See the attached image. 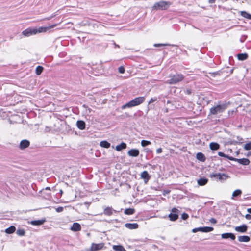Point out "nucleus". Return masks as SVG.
Here are the masks:
<instances>
[{
  "label": "nucleus",
  "instance_id": "1",
  "mask_svg": "<svg viewBox=\"0 0 251 251\" xmlns=\"http://www.w3.org/2000/svg\"><path fill=\"white\" fill-rule=\"evenodd\" d=\"M145 100V97H139L135 98L131 101L122 105V109H124L126 108H131L142 104Z\"/></svg>",
  "mask_w": 251,
  "mask_h": 251
},
{
  "label": "nucleus",
  "instance_id": "2",
  "mask_svg": "<svg viewBox=\"0 0 251 251\" xmlns=\"http://www.w3.org/2000/svg\"><path fill=\"white\" fill-rule=\"evenodd\" d=\"M171 5V3L169 1L161 0L159 2H155L154 4V5L152 6V10H167Z\"/></svg>",
  "mask_w": 251,
  "mask_h": 251
},
{
  "label": "nucleus",
  "instance_id": "3",
  "mask_svg": "<svg viewBox=\"0 0 251 251\" xmlns=\"http://www.w3.org/2000/svg\"><path fill=\"white\" fill-rule=\"evenodd\" d=\"M226 108V104H219L210 109V114L216 115L222 113Z\"/></svg>",
  "mask_w": 251,
  "mask_h": 251
},
{
  "label": "nucleus",
  "instance_id": "4",
  "mask_svg": "<svg viewBox=\"0 0 251 251\" xmlns=\"http://www.w3.org/2000/svg\"><path fill=\"white\" fill-rule=\"evenodd\" d=\"M184 78V76L182 74H176L172 76L170 79L166 81L167 83L170 84H175L181 81Z\"/></svg>",
  "mask_w": 251,
  "mask_h": 251
},
{
  "label": "nucleus",
  "instance_id": "5",
  "mask_svg": "<svg viewBox=\"0 0 251 251\" xmlns=\"http://www.w3.org/2000/svg\"><path fill=\"white\" fill-rule=\"evenodd\" d=\"M211 178L214 177L217 180H225L228 178L229 176L225 173H211L210 174Z\"/></svg>",
  "mask_w": 251,
  "mask_h": 251
},
{
  "label": "nucleus",
  "instance_id": "6",
  "mask_svg": "<svg viewBox=\"0 0 251 251\" xmlns=\"http://www.w3.org/2000/svg\"><path fill=\"white\" fill-rule=\"evenodd\" d=\"M179 210L177 208L174 207L171 209V213L168 215V217L170 221H175L178 218Z\"/></svg>",
  "mask_w": 251,
  "mask_h": 251
},
{
  "label": "nucleus",
  "instance_id": "7",
  "mask_svg": "<svg viewBox=\"0 0 251 251\" xmlns=\"http://www.w3.org/2000/svg\"><path fill=\"white\" fill-rule=\"evenodd\" d=\"M58 25L57 24L52 25L48 27H40L38 28H34V30H36V34L39 33L46 32L49 29L54 28L56 26Z\"/></svg>",
  "mask_w": 251,
  "mask_h": 251
},
{
  "label": "nucleus",
  "instance_id": "8",
  "mask_svg": "<svg viewBox=\"0 0 251 251\" xmlns=\"http://www.w3.org/2000/svg\"><path fill=\"white\" fill-rule=\"evenodd\" d=\"M213 230V227L206 226V227H198V228H194L192 230V232L193 233H196L198 231H201L203 232H209L212 231Z\"/></svg>",
  "mask_w": 251,
  "mask_h": 251
},
{
  "label": "nucleus",
  "instance_id": "9",
  "mask_svg": "<svg viewBox=\"0 0 251 251\" xmlns=\"http://www.w3.org/2000/svg\"><path fill=\"white\" fill-rule=\"evenodd\" d=\"M36 30H34V28H28L24 30L22 32V34L25 37H29L31 35L36 34Z\"/></svg>",
  "mask_w": 251,
  "mask_h": 251
},
{
  "label": "nucleus",
  "instance_id": "10",
  "mask_svg": "<svg viewBox=\"0 0 251 251\" xmlns=\"http://www.w3.org/2000/svg\"><path fill=\"white\" fill-rule=\"evenodd\" d=\"M103 243L95 244L92 243L90 251H96L101 249L103 247Z\"/></svg>",
  "mask_w": 251,
  "mask_h": 251
},
{
  "label": "nucleus",
  "instance_id": "11",
  "mask_svg": "<svg viewBox=\"0 0 251 251\" xmlns=\"http://www.w3.org/2000/svg\"><path fill=\"white\" fill-rule=\"evenodd\" d=\"M248 226L246 225H242L240 226H236L235 227V230L237 232L240 233H245L247 231Z\"/></svg>",
  "mask_w": 251,
  "mask_h": 251
},
{
  "label": "nucleus",
  "instance_id": "12",
  "mask_svg": "<svg viewBox=\"0 0 251 251\" xmlns=\"http://www.w3.org/2000/svg\"><path fill=\"white\" fill-rule=\"evenodd\" d=\"M30 144V142L27 140H23L21 141L19 147L21 149H24L27 148Z\"/></svg>",
  "mask_w": 251,
  "mask_h": 251
},
{
  "label": "nucleus",
  "instance_id": "13",
  "mask_svg": "<svg viewBox=\"0 0 251 251\" xmlns=\"http://www.w3.org/2000/svg\"><path fill=\"white\" fill-rule=\"evenodd\" d=\"M45 221V218H43L40 220L31 221L30 223L33 226H40L43 225Z\"/></svg>",
  "mask_w": 251,
  "mask_h": 251
},
{
  "label": "nucleus",
  "instance_id": "14",
  "mask_svg": "<svg viewBox=\"0 0 251 251\" xmlns=\"http://www.w3.org/2000/svg\"><path fill=\"white\" fill-rule=\"evenodd\" d=\"M141 177L147 183L150 179V176L147 171H143L141 174Z\"/></svg>",
  "mask_w": 251,
  "mask_h": 251
},
{
  "label": "nucleus",
  "instance_id": "15",
  "mask_svg": "<svg viewBox=\"0 0 251 251\" xmlns=\"http://www.w3.org/2000/svg\"><path fill=\"white\" fill-rule=\"evenodd\" d=\"M223 239L230 238L231 240H234L235 239V236L232 233H225L221 235Z\"/></svg>",
  "mask_w": 251,
  "mask_h": 251
},
{
  "label": "nucleus",
  "instance_id": "16",
  "mask_svg": "<svg viewBox=\"0 0 251 251\" xmlns=\"http://www.w3.org/2000/svg\"><path fill=\"white\" fill-rule=\"evenodd\" d=\"M81 226L78 223H73L72 226L70 228L71 230L73 231H78L81 230Z\"/></svg>",
  "mask_w": 251,
  "mask_h": 251
},
{
  "label": "nucleus",
  "instance_id": "17",
  "mask_svg": "<svg viewBox=\"0 0 251 251\" xmlns=\"http://www.w3.org/2000/svg\"><path fill=\"white\" fill-rule=\"evenodd\" d=\"M125 226L129 229H135L138 228V224L137 223H126Z\"/></svg>",
  "mask_w": 251,
  "mask_h": 251
},
{
  "label": "nucleus",
  "instance_id": "18",
  "mask_svg": "<svg viewBox=\"0 0 251 251\" xmlns=\"http://www.w3.org/2000/svg\"><path fill=\"white\" fill-rule=\"evenodd\" d=\"M128 154L130 156L137 157L139 154V151L137 149H131L128 151Z\"/></svg>",
  "mask_w": 251,
  "mask_h": 251
},
{
  "label": "nucleus",
  "instance_id": "19",
  "mask_svg": "<svg viewBox=\"0 0 251 251\" xmlns=\"http://www.w3.org/2000/svg\"><path fill=\"white\" fill-rule=\"evenodd\" d=\"M113 211L115 212L116 211L113 210L112 207H107L104 209L103 213L105 215L110 216L113 214Z\"/></svg>",
  "mask_w": 251,
  "mask_h": 251
},
{
  "label": "nucleus",
  "instance_id": "20",
  "mask_svg": "<svg viewBox=\"0 0 251 251\" xmlns=\"http://www.w3.org/2000/svg\"><path fill=\"white\" fill-rule=\"evenodd\" d=\"M237 57L240 61H244L248 58V54L246 53H239L237 54Z\"/></svg>",
  "mask_w": 251,
  "mask_h": 251
},
{
  "label": "nucleus",
  "instance_id": "21",
  "mask_svg": "<svg viewBox=\"0 0 251 251\" xmlns=\"http://www.w3.org/2000/svg\"><path fill=\"white\" fill-rule=\"evenodd\" d=\"M238 240L240 242H248L250 240V238L248 236H239L238 237Z\"/></svg>",
  "mask_w": 251,
  "mask_h": 251
},
{
  "label": "nucleus",
  "instance_id": "22",
  "mask_svg": "<svg viewBox=\"0 0 251 251\" xmlns=\"http://www.w3.org/2000/svg\"><path fill=\"white\" fill-rule=\"evenodd\" d=\"M76 125L77 127L80 130H84L85 128V123L83 121H77Z\"/></svg>",
  "mask_w": 251,
  "mask_h": 251
},
{
  "label": "nucleus",
  "instance_id": "23",
  "mask_svg": "<svg viewBox=\"0 0 251 251\" xmlns=\"http://www.w3.org/2000/svg\"><path fill=\"white\" fill-rule=\"evenodd\" d=\"M236 162L244 165H248L250 163V160L247 158L237 159Z\"/></svg>",
  "mask_w": 251,
  "mask_h": 251
},
{
  "label": "nucleus",
  "instance_id": "24",
  "mask_svg": "<svg viewBox=\"0 0 251 251\" xmlns=\"http://www.w3.org/2000/svg\"><path fill=\"white\" fill-rule=\"evenodd\" d=\"M210 149L211 150H217L220 148V145L216 142H211L209 144Z\"/></svg>",
  "mask_w": 251,
  "mask_h": 251
},
{
  "label": "nucleus",
  "instance_id": "25",
  "mask_svg": "<svg viewBox=\"0 0 251 251\" xmlns=\"http://www.w3.org/2000/svg\"><path fill=\"white\" fill-rule=\"evenodd\" d=\"M241 194L242 191L240 189H237L232 193L231 198L235 199V198L240 196Z\"/></svg>",
  "mask_w": 251,
  "mask_h": 251
},
{
  "label": "nucleus",
  "instance_id": "26",
  "mask_svg": "<svg viewBox=\"0 0 251 251\" xmlns=\"http://www.w3.org/2000/svg\"><path fill=\"white\" fill-rule=\"evenodd\" d=\"M16 230V227L14 226H11L5 230V232L7 234H12Z\"/></svg>",
  "mask_w": 251,
  "mask_h": 251
},
{
  "label": "nucleus",
  "instance_id": "27",
  "mask_svg": "<svg viewBox=\"0 0 251 251\" xmlns=\"http://www.w3.org/2000/svg\"><path fill=\"white\" fill-rule=\"evenodd\" d=\"M126 144L125 143L122 142L120 144L116 146V150L117 151H120L122 150L126 149Z\"/></svg>",
  "mask_w": 251,
  "mask_h": 251
},
{
  "label": "nucleus",
  "instance_id": "28",
  "mask_svg": "<svg viewBox=\"0 0 251 251\" xmlns=\"http://www.w3.org/2000/svg\"><path fill=\"white\" fill-rule=\"evenodd\" d=\"M113 249L114 251H126V249L121 245H114Z\"/></svg>",
  "mask_w": 251,
  "mask_h": 251
},
{
  "label": "nucleus",
  "instance_id": "29",
  "mask_svg": "<svg viewBox=\"0 0 251 251\" xmlns=\"http://www.w3.org/2000/svg\"><path fill=\"white\" fill-rule=\"evenodd\" d=\"M100 146L101 147L105 148H109L110 147V144L107 142V141L103 140L100 142Z\"/></svg>",
  "mask_w": 251,
  "mask_h": 251
},
{
  "label": "nucleus",
  "instance_id": "30",
  "mask_svg": "<svg viewBox=\"0 0 251 251\" xmlns=\"http://www.w3.org/2000/svg\"><path fill=\"white\" fill-rule=\"evenodd\" d=\"M197 159L201 161L204 162L205 160V157L204 154L201 152H198L196 155Z\"/></svg>",
  "mask_w": 251,
  "mask_h": 251
},
{
  "label": "nucleus",
  "instance_id": "31",
  "mask_svg": "<svg viewBox=\"0 0 251 251\" xmlns=\"http://www.w3.org/2000/svg\"><path fill=\"white\" fill-rule=\"evenodd\" d=\"M208 182V180L206 178H200L198 180V184L200 186H203L205 185Z\"/></svg>",
  "mask_w": 251,
  "mask_h": 251
},
{
  "label": "nucleus",
  "instance_id": "32",
  "mask_svg": "<svg viewBox=\"0 0 251 251\" xmlns=\"http://www.w3.org/2000/svg\"><path fill=\"white\" fill-rule=\"evenodd\" d=\"M135 212V210L133 208H127L125 210L124 213L126 215H132Z\"/></svg>",
  "mask_w": 251,
  "mask_h": 251
},
{
  "label": "nucleus",
  "instance_id": "33",
  "mask_svg": "<svg viewBox=\"0 0 251 251\" xmlns=\"http://www.w3.org/2000/svg\"><path fill=\"white\" fill-rule=\"evenodd\" d=\"M241 15L244 18L251 20V15L246 11H241Z\"/></svg>",
  "mask_w": 251,
  "mask_h": 251
},
{
  "label": "nucleus",
  "instance_id": "34",
  "mask_svg": "<svg viewBox=\"0 0 251 251\" xmlns=\"http://www.w3.org/2000/svg\"><path fill=\"white\" fill-rule=\"evenodd\" d=\"M43 70V67L41 66H38L36 68V74L37 75H40Z\"/></svg>",
  "mask_w": 251,
  "mask_h": 251
},
{
  "label": "nucleus",
  "instance_id": "35",
  "mask_svg": "<svg viewBox=\"0 0 251 251\" xmlns=\"http://www.w3.org/2000/svg\"><path fill=\"white\" fill-rule=\"evenodd\" d=\"M151 142L149 141L143 140L141 141V144L142 147H146L149 145H150Z\"/></svg>",
  "mask_w": 251,
  "mask_h": 251
},
{
  "label": "nucleus",
  "instance_id": "36",
  "mask_svg": "<svg viewBox=\"0 0 251 251\" xmlns=\"http://www.w3.org/2000/svg\"><path fill=\"white\" fill-rule=\"evenodd\" d=\"M16 233L19 236H24L25 235V230L23 229H19L17 230Z\"/></svg>",
  "mask_w": 251,
  "mask_h": 251
},
{
  "label": "nucleus",
  "instance_id": "37",
  "mask_svg": "<svg viewBox=\"0 0 251 251\" xmlns=\"http://www.w3.org/2000/svg\"><path fill=\"white\" fill-rule=\"evenodd\" d=\"M244 149L245 150H251V142H249L245 144L244 146Z\"/></svg>",
  "mask_w": 251,
  "mask_h": 251
},
{
  "label": "nucleus",
  "instance_id": "38",
  "mask_svg": "<svg viewBox=\"0 0 251 251\" xmlns=\"http://www.w3.org/2000/svg\"><path fill=\"white\" fill-rule=\"evenodd\" d=\"M118 71L121 74H123L125 73V70L123 66H120L118 68Z\"/></svg>",
  "mask_w": 251,
  "mask_h": 251
},
{
  "label": "nucleus",
  "instance_id": "39",
  "mask_svg": "<svg viewBox=\"0 0 251 251\" xmlns=\"http://www.w3.org/2000/svg\"><path fill=\"white\" fill-rule=\"evenodd\" d=\"M168 45H169V44H154L153 46L155 47H159L161 46H166Z\"/></svg>",
  "mask_w": 251,
  "mask_h": 251
},
{
  "label": "nucleus",
  "instance_id": "40",
  "mask_svg": "<svg viewBox=\"0 0 251 251\" xmlns=\"http://www.w3.org/2000/svg\"><path fill=\"white\" fill-rule=\"evenodd\" d=\"M189 216L187 214V213H183L182 215H181V218L183 220H186L188 219Z\"/></svg>",
  "mask_w": 251,
  "mask_h": 251
},
{
  "label": "nucleus",
  "instance_id": "41",
  "mask_svg": "<svg viewBox=\"0 0 251 251\" xmlns=\"http://www.w3.org/2000/svg\"><path fill=\"white\" fill-rule=\"evenodd\" d=\"M63 209H64V208L61 206H59L58 207L55 208L56 211L58 213L61 212L62 211H63Z\"/></svg>",
  "mask_w": 251,
  "mask_h": 251
},
{
  "label": "nucleus",
  "instance_id": "42",
  "mask_svg": "<svg viewBox=\"0 0 251 251\" xmlns=\"http://www.w3.org/2000/svg\"><path fill=\"white\" fill-rule=\"evenodd\" d=\"M156 100H157V98L156 97L151 98L150 99V101H149L148 104H150L155 101Z\"/></svg>",
  "mask_w": 251,
  "mask_h": 251
},
{
  "label": "nucleus",
  "instance_id": "43",
  "mask_svg": "<svg viewBox=\"0 0 251 251\" xmlns=\"http://www.w3.org/2000/svg\"><path fill=\"white\" fill-rule=\"evenodd\" d=\"M218 154L219 156H221V157H228V155H226L225 154H224L223 152H219L218 153Z\"/></svg>",
  "mask_w": 251,
  "mask_h": 251
},
{
  "label": "nucleus",
  "instance_id": "44",
  "mask_svg": "<svg viewBox=\"0 0 251 251\" xmlns=\"http://www.w3.org/2000/svg\"><path fill=\"white\" fill-rule=\"evenodd\" d=\"M226 158H227L230 160L235 161H236L237 159V158H234L231 156H229L228 155V157H226Z\"/></svg>",
  "mask_w": 251,
  "mask_h": 251
},
{
  "label": "nucleus",
  "instance_id": "45",
  "mask_svg": "<svg viewBox=\"0 0 251 251\" xmlns=\"http://www.w3.org/2000/svg\"><path fill=\"white\" fill-rule=\"evenodd\" d=\"M209 221L212 223V224H216L217 223V220L213 218H211L210 220H209Z\"/></svg>",
  "mask_w": 251,
  "mask_h": 251
},
{
  "label": "nucleus",
  "instance_id": "46",
  "mask_svg": "<svg viewBox=\"0 0 251 251\" xmlns=\"http://www.w3.org/2000/svg\"><path fill=\"white\" fill-rule=\"evenodd\" d=\"M245 218L247 219V220H250L251 219V215L249 213V214H247L245 215Z\"/></svg>",
  "mask_w": 251,
  "mask_h": 251
},
{
  "label": "nucleus",
  "instance_id": "47",
  "mask_svg": "<svg viewBox=\"0 0 251 251\" xmlns=\"http://www.w3.org/2000/svg\"><path fill=\"white\" fill-rule=\"evenodd\" d=\"M162 152V149L161 148H159L156 150V153L159 154Z\"/></svg>",
  "mask_w": 251,
  "mask_h": 251
},
{
  "label": "nucleus",
  "instance_id": "48",
  "mask_svg": "<svg viewBox=\"0 0 251 251\" xmlns=\"http://www.w3.org/2000/svg\"><path fill=\"white\" fill-rule=\"evenodd\" d=\"M191 93V90L190 89L186 90V94L188 95H190Z\"/></svg>",
  "mask_w": 251,
  "mask_h": 251
},
{
  "label": "nucleus",
  "instance_id": "49",
  "mask_svg": "<svg viewBox=\"0 0 251 251\" xmlns=\"http://www.w3.org/2000/svg\"><path fill=\"white\" fill-rule=\"evenodd\" d=\"M215 2V0H209L208 2L210 4L214 3Z\"/></svg>",
  "mask_w": 251,
  "mask_h": 251
},
{
  "label": "nucleus",
  "instance_id": "50",
  "mask_svg": "<svg viewBox=\"0 0 251 251\" xmlns=\"http://www.w3.org/2000/svg\"><path fill=\"white\" fill-rule=\"evenodd\" d=\"M247 211L251 215V208L248 209Z\"/></svg>",
  "mask_w": 251,
  "mask_h": 251
},
{
  "label": "nucleus",
  "instance_id": "51",
  "mask_svg": "<svg viewBox=\"0 0 251 251\" xmlns=\"http://www.w3.org/2000/svg\"><path fill=\"white\" fill-rule=\"evenodd\" d=\"M247 156H251V152H248L247 154Z\"/></svg>",
  "mask_w": 251,
  "mask_h": 251
},
{
  "label": "nucleus",
  "instance_id": "52",
  "mask_svg": "<svg viewBox=\"0 0 251 251\" xmlns=\"http://www.w3.org/2000/svg\"><path fill=\"white\" fill-rule=\"evenodd\" d=\"M54 16V15H52V16H50V17L47 18V19L48 20H50V19L53 18Z\"/></svg>",
  "mask_w": 251,
  "mask_h": 251
},
{
  "label": "nucleus",
  "instance_id": "53",
  "mask_svg": "<svg viewBox=\"0 0 251 251\" xmlns=\"http://www.w3.org/2000/svg\"><path fill=\"white\" fill-rule=\"evenodd\" d=\"M60 193L61 195L63 194V191L61 189L60 190Z\"/></svg>",
  "mask_w": 251,
  "mask_h": 251
},
{
  "label": "nucleus",
  "instance_id": "54",
  "mask_svg": "<svg viewBox=\"0 0 251 251\" xmlns=\"http://www.w3.org/2000/svg\"><path fill=\"white\" fill-rule=\"evenodd\" d=\"M217 73H212L211 74L213 75V76L217 74Z\"/></svg>",
  "mask_w": 251,
  "mask_h": 251
},
{
  "label": "nucleus",
  "instance_id": "55",
  "mask_svg": "<svg viewBox=\"0 0 251 251\" xmlns=\"http://www.w3.org/2000/svg\"><path fill=\"white\" fill-rule=\"evenodd\" d=\"M114 45H115L116 47H117L119 48V45H116V44H115V43H114Z\"/></svg>",
  "mask_w": 251,
  "mask_h": 251
},
{
  "label": "nucleus",
  "instance_id": "56",
  "mask_svg": "<svg viewBox=\"0 0 251 251\" xmlns=\"http://www.w3.org/2000/svg\"><path fill=\"white\" fill-rule=\"evenodd\" d=\"M46 189H47V190H50V187H47L46 188Z\"/></svg>",
  "mask_w": 251,
  "mask_h": 251
}]
</instances>
